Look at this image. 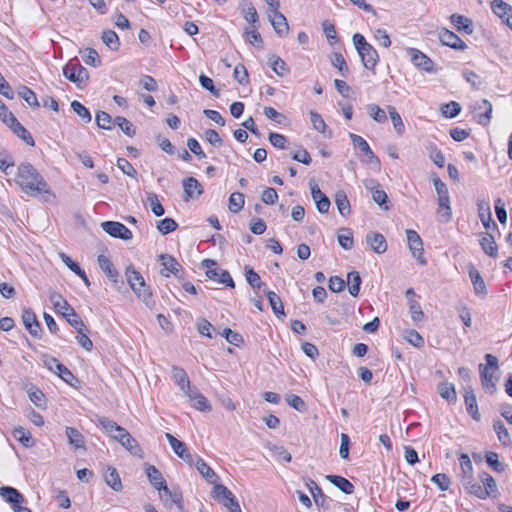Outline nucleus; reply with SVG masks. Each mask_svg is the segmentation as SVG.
<instances>
[{"instance_id":"42","label":"nucleus","mask_w":512,"mask_h":512,"mask_svg":"<svg viewBox=\"0 0 512 512\" xmlns=\"http://www.w3.org/2000/svg\"><path fill=\"white\" fill-rule=\"evenodd\" d=\"M493 429L497 434L498 440L502 445L509 447L512 444L510 434L501 420H495L493 423Z\"/></svg>"},{"instance_id":"17","label":"nucleus","mask_w":512,"mask_h":512,"mask_svg":"<svg viewBox=\"0 0 512 512\" xmlns=\"http://www.w3.org/2000/svg\"><path fill=\"white\" fill-rule=\"evenodd\" d=\"M159 260L164 268V270L161 271L162 276L169 277V273H172L174 276L180 277L179 273L181 272L182 267L173 256L161 254Z\"/></svg>"},{"instance_id":"50","label":"nucleus","mask_w":512,"mask_h":512,"mask_svg":"<svg viewBox=\"0 0 512 512\" xmlns=\"http://www.w3.org/2000/svg\"><path fill=\"white\" fill-rule=\"evenodd\" d=\"M479 478L483 484L482 488L486 489L488 492V497L493 496L498 492L496 481L490 474L483 471L479 474Z\"/></svg>"},{"instance_id":"22","label":"nucleus","mask_w":512,"mask_h":512,"mask_svg":"<svg viewBox=\"0 0 512 512\" xmlns=\"http://www.w3.org/2000/svg\"><path fill=\"white\" fill-rule=\"evenodd\" d=\"M366 243L377 254H383L387 250L386 239L381 233L369 232L366 235Z\"/></svg>"},{"instance_id":"15","label":"nucleus","mask_w":512,"mask_h":512,"mask_svg":"<svg viewBox=\"0 0 512 512\" xmlns=\"http://www.w3.org/2000/svg\"><path fill=\"white\" fill-rule=\"evenodd\" d=\"M438 194V214L443 222L450 221L452 217V209L450 206V196L448 188L437 192Z\"/></svg>"},{"instance_id":"64","label":"nucleus","mask_w":512,"mask_h":512,"mask_svg":"<svg viewBox=\"0 0 512 512\" xmlns=\"http://www.w3.org/2000/svg\"><path fill=\"white\" fill-rule=\"evenodd\" d=\"M83 61L85 64L99 67L101 65V59L98 52L93 48H87L85 50V55L83 56Z\"/></svg>"},{"instance_id":"41","label":"nucleus","mask_w":512,"mask_h":512,"mask_svg":"<svg viewBox=\"0 0 512 512\" xmlns=\"http://www.w3.org/2000/svg\"><path fill=\"white\" fill-rule=\"evenodd\" d=\"M12 434L26 448H31L35 445L31 433L22 426L15 427Z\"/></svg>"},{"instance_id":"40","label":"nucleus","mask_w":512,"mask_h":512,"mask_svg":"<svg viewBox=\"0 0 512 512\" xmlns=\"http://www.w3.org/2000/svg\"><path fill=\"white\" fill-rule=\"evenodd\" d=\"M264 293L266 294L269 304L272 308L273 313L277 316H285L284 312V306L280 299V297L273 291H270L268 289L264 290Z\"/></svg>"},{"instance_id":"1","label":"nucleus","mask_w":512,"mask_h":512,"mask_svg":"<svg viewBox=\"0 0 512 512\" xmlns=\"http://www.w3.org/2000/svg\"><path fill=\"white\" fill-rule=\"evenodd\" d=\"M15 182L24 193L30 196L53 195L43 176L28 162L21 163L18 166Z\"/></svg>"},{"instance_id":"44","label":"nucleus","mask_w":512,"mask_h":512,"mask_svg":"<svg viewBox=\"0 0 512 512\" xmlns=\"http://www.w3.org/2000/svg\"><path fill=\"white\" fill-rule=\"evenodd\" d=\"M477 206H478L479 218H480L482 224L484 225V227L488 228L491 222L493 223V226L496 227L495 222H493V220H492L489 203L484 200H481L477 203Z\"/></svg>"},{"instance_id":"39","label":"nucleus","mask_w":512,"mask_h":512,"mask_svg":"<svg viewBox=\"0 0 512 512\" xmlns=\"http://www.w3.org/2000/svg\"><path fill=\"white\" fill-rule=\"evenodd\" d=\"M195 465L198 472L206 479V481L209 483H214L216 481V473L201 457L197 456Z\"/></svg>"},{"instance_id":"10","label":"nucleus","mask_w":512,"mask_h":512,"mask_svg":"<svg viewBox=\"0 0 512 512\" xmlns=\"http://www.w3.org/2000/svg\"><path fill=\"white\" fill-rule=\"evenodd\" d=\"M165 437L169 442L172 450L179 458L190 465L194 463V456L190 453L184 442L178 440L170 433H166Z\"/></svg>"},{"instance_id":"16","label":"nucleus","mask_w":512,"mask_h":512,"mask_svg":"<svg viewBox=\"0 0 512 512\" xmlns=\"http://www.w3.org/2000/svg\"><path fill=\"white\" fill-rule=\"evenodd\" d=\"M311 196L313 201L315 202L316 209L319 213L325 214L329 211L330 208V200L329 198L321 191L317 184H311Z\"/></svg>"},{"instance_id":"12","label":"nucleus","mask_w":512,"mask_h":512,"mask_svg":"<svg viewBox=\"0 0 512 512\" xmlns=\"http://www.w3.org/2000/svg\"><path fill=\"white\" fill-rule=\"evenodd\" d=\"M439 40L443 45L449 46L456 50H464L467 48L466 43L454 32L442 28L439 31Z\"/></svg>"},{"instance_id":"29","label":"nucleus","mask_w":512,"mask_h":512,"mask_svg":"<svg viewBox=\"0 0 512 512\" xmlns=\"http://www.w3.org/2000/svg\"><path fill=\"white\" fill-rule=\"evenodd\" d=\"M98 264H99V267L101 268V270L106 274V276L115 284L117 285L118 284V278H119V273L118 271L114 268L112 262L110 261V259L108 257H106L105 255L101 254L98 256Z\"/></svg>"},{"instance_id":"36","label":"nucleus","mask_w":512,"mask_h":512,"mask_svg":"<svg viewBox=\"0 0 512 512\" xmlns=\"http://www.w3.org/2000/svg\"><path fill=\"white\" fill-rule=\"evenodd\" d=\"M335 203L341 216L347 217L351 214V205L346 193L339 190L335 193Z\"/></svg>"},{"instance_id":"59","label":"nucleus","mask_w":512,"mask_h":512,"mask_svg":"<svg viewBox=\"0 0 512 512\" xmlns=\"http://www.w3.org/2000/svg\"><path fill=\"white\" fill-rule=\"evenodd\" d=\"M72 110L85 122L89 123L92 119L90 111L79 101L71 102Z\"/></svg>"},{"instance_id":"49","label":"nucleus","mask_w":512,"mask_h":512,"mask_svg":"<svg viewBox=\"0 0 512 512\" xmlns=\"http://www.w3.org/2000/svg\"><path fill=\"white\" fill-rule=\"evenodd\" d=\"M347 281L349 284L348 291L353 297H357L360 292L361 277L357 271H351L347 275Z\"/></svg>"},{"instance_id":"6","label":"nucleus","mask_w":512,"mask_h":512,"mask_svg":"<svg viewBox=\"0 0 512 512\" xmlns=\"http://www.w3.org/2000/svg\"><path fill=\"white\" fill-rule=\"evenodd\" d=\"M44 364L50 371L56 373L68 385L76 387V383L79 382L78 379L65 365L60 363L55 357L47 356L44 360Z\"/></svg>"},{"instance_id":"60","label":"nucleus","mask_w":512,"mask_h":512,"mask_svg":"<svg viewBox=\"0 0 512 512\" xmlns=\"http://www.w3.org/2000/svg\"><path fill=\"white\" fill-rule=\"evenodd\" d=\"M28 396H29V399L30 401L37 407L39 408H45L46 407V403H45V395L43 394V392L36 388V387H32L29 389L28 391Z\"/></svg>"},{"instance_id":"52","label":"nucleus","mask_w":512,"mask_h":512,"mask_svg":"<svg viewBox=\"0 0 512 512\" xmlns=\"http://www.w3.org/2000/svg\"><path fill=\"white\" fill-rule=\"evenodd\" d=\"M18 95L31 107H39L36 94L27 86L21 85L18 88Z\"/></svg>"},{"instance_id":"14","label":"nucleus","mask_w":512,"mask_h":512,"mask_svg":"<svg viewBox=\"0 0 512 512\" xmlns=\"http://www.w3.org/2000/svg\"><path fill=\"white\" fill-rule=\"evenodd\" d=\"M363 185L372 193V198L375 203L381 207L387 203L388 196L384 190L380 189V184L377 180L371 178L365 179Z\"/></svg>"},{"instance_id":"9","label":"nucleus","mask_w":512,"mask_h":512,"mask_svg":"<svg viewBox=\"0 0 512 512\" xmlns=\"http://www.w3.org/2000/svg\"><path fill=\"white\" fill-rule=\"evenodd\" d=\"M99 425L115 440H117L120 444L124 440V437L127 435L128 431L118 425L115 421L106 418L99 417L98 418Z\"/></svg>"},{"instance_id":"5","label":"nucleus","mask_w":512,"mask_h":512,"mask_svg":"<svg viewBox=\"0 0 512 512\" xmlns=\"http://www.w3.org/2000/svg\"><path fill=\"white\" fill-rule=\"evenodd\" d=\"M63 75L79 88L84 87L89 78L88 70L83 67L76 58L70 60L63 67Z\"/></svg>"},{"instance_id":"56","label":"nucleus","mask_w":512,"mask_h":512,"mask_svg":"<svg viewBox=\"0 0 512 512\" xmlns=\"http://www.w3.org/2000/svg\"><path fill=\"white\" fill-rule=\"evenodd\" d=\"M245 277L246 281L253 289H261L262 287H265V284L261 281L260 276L257 272L254 271L253 268H245Z\"/></svg>"},{"instance_id":"63","label":"nucleus","mask_w":512,"mask_h":512,"mask_svg":"<svg viewBox=\"0 0 512 512\" xmlns=\"http://www.w3.org/2000/svg\"><path fill=\"white\" fill-rule=\"evenodd\" d=\"M95 121L99 128L105 130H110L112 128V124H114L112 117L104 111L97 112Z\"/></svg>"},{"instance_id":"31","label":"nucleus","mask_w":512,"mask_h":512,"mask_svg":"<svg viewBox=\"0 0 512 512\" xmlns=\"http://www.w3.org/2000/svg\"><path fill=\"white\" fill-rule=\"evenodd\" d=\"M462 483L468 493L480 498L486 499L488 497V492L486 489L482 488V485L478 483L474 477H470V479L462 480Z\"/></svg>"},{"instance_id":"23","label":"nucleus","mask_w":512,"mask_h":512,"mask_svg":"<svg viewBox=\"0 0 512 512\" xmlns=\"http://www.w3.org/2000/svg\"><path fill=\"white\" fill-rule=\"evenodd\" d=\"M468 273L470 280L473 284L475 293L480 296H486L487 289L485 282L482 276L480 275V272L476 269V267L473 264L468 265Z\"/></svg>"},{"instance_id":"8","label":"nucleus","mask_w":512,"mask_h":512,"mask_svg":"<svg viewBox=\"0 0 512 512\" xmlns=\"http://www.w3.org/2000/svg\"><path fill=\"white\" fill-rule=\"evenodd\" d=\"M406 237L412 255L418 260V262L421 265H425L426 260L423 257V243L419 234L415 230L407 229Z\"/></svg>"},{"instance_id":"62","label":"nucleus","mask_w":512,"mask_h":512,"mask_svg":"<svg viewBox=\"0 0 512 512\" xmlns=\"http://www.w3.org/2000/svg\"><path fill=\"white\" fill-rule=\"evenodd\" d=\"M177 227H178L177 222L174 219L168 218V217L160 220L157 224L158 231L163 235H166V234H169V233L175 231L177 229Z\"/></svg>"},{"instance_id":"28","label":"nucleus","mask_w":512,"mask_h":512,"mask_svg":"<svg viewBox=\"0 0 512 512\" xmlns=\"http://www.w3.org/2000/svg\"><path fill=\"white\" fill-rule=\"evenodd\" d=\"M410 51L412 56V62L416 67L426 72L433 71V61L429 57H427L424 53L414 48H412Z\"/></svg>"},{"instance_id":"32","label":"nucleus","mask_w":512,"mask_h":512,"mask_svg":"<svg viewBox=\"0 0 512 512\" xmlns=\"http://www.w3.org/2000/svg\"><path fill=\"white\" fill-rule=\"evenodd\" d=\"M437 392L442 399L450 403H455L457 400V393L454 384L449 382H440L437 385Z\"/></svg>"},{"instance_id":"18","label":"nucleus","mask_w":512,"mask_h":512,"mask_svg":"<svg viewBox=\"0 0 512 512\" xmlns=\"http://www.w3.org/2000/svg\"><path fill=\"white\" fill-rule=\"evenodd\" d=\"M268 16L269 21L273 26L275 32L278 34V36L285 37L288 34L289 30L288 22L285 16L281 12H279L278 9L276 11H271V13Z\"/></svg>"},{"instance_id":"26","label":"nucleus","mask_w":512,"mask_h":512,"mask_svg":"<svg viewBox=\"0 0 512 512\" xmlns=\"http://www.w3.org/2000/svg\"><path fill=\"white\" fill-rule=\"evenodd\" d=\"M11 119L12 120L7 124V126L11 128L13 133L21 138L27 145L34 146V139L27 129L17 120L16 117Z\"/></svg>"},{"instance_id":"30","label":"nucleus","mask_w":512,"mask_h":512,"mask_svg":"<svg viewBox=\"0 0 512 512\" xmlns=\"http://www.w3.org/2000/svg\"><path fill=\"white\" fill-rule=\"evenodd\" d=\"M326 479L345 494L349 495L354 492V485L340 475H327Z\"/></svg>"},{"instance_id":"43","label":"nucleus","mask_w":512,"mask_h":512,"mask_svg":"<svg viewBox=\"0 0 512 512\" xmlns=\"http://www.w3.org/2000/svg\"><path fill=\"white\" fill-rule=\"evenodd\" d=\"M450 18L452 24L458 31H464L467 34H471L473 32L472 21L469 18L459 14H452Z\"/></svg>"},{"instance_id":"47","label":"nucleus","mask_w":512,"mask_h":512,"mask_svg":"<svg viewBox=\"0 0 512 512\" xmlns=\"http://www.w3.org/2000/svg\"><path fill=\"white\" fill-rule=\"evenodd\" d=\"M458 460L461 468V481L469 480L470 477H473V465L470 457L466 453H461Z\"/></svg>"},{"instance_id":"61","label":"nucleus","mask_w":512,"mask_h":512,"mask_svg":"<svg viewBox=\"0 0 512 512\" xmlns=\"http://www.w3.org/2000/svg\"><path fill=\"white\" fill-rule=\"evenodd\" d=\"M461 112V105L456 101H451L441 107V113L446 118H454Z\"/></svg>"},{"instance_id":"33","label":"nucleus","mask_w":512,"mask_h":512,"mask_svg":"<svg viewBox=\"0 0 512 512\" xmlns=\"http://www.w3.org/2000/svg\"><path fill=\"white\" fill-rule=\"evenodd\" d=\"M480 246L485 254L492 258H496L498 255V246L495 242L494 237L487 233L479 240Z\"/></svg>"},{"instance_id":"54","label":"nucleus","mask_w":512,"mask_h":512,"mask_svg":"<svg viewBox=\"0 0 512 512\" xmlns=\"http://www.w3.org/2000/svg\"><path fill=\"white\" fill-rule=\"evenodd\" d=\"M339 245L345 249L350 250L353 247V234L351 229L342 228L337 236Z\"/></svg>"},{"instance_id":"11","label":"nucleus","mask_w":512,"mask_h":512,"mask_svg":"<svg viewBox=\"0 0 512 512\" xmlns=\"http://www.w3.org/2000/svg\"><path fill=\"white\" fill-rule=\"evenodd\" d=\"M475 118L478 123L486 126L490 123L492 114V104L487 99H482L474 104Z\"/></svg>"},{"instance_id":"38","label":"nucleus","mask_w":512,"mask_h":512,"mask_svg":"<svg viewBox=\"0 0 512 512\" xmlns=\"http://www.w3.org/2000/svg\"><path fill=\"white\" fill-rule=\"evenodd\" d=\"M104 479L106 484L114 491H120L122 489V482L115 468L107 467L104 473Z\"/></svg>"},{"instance_id":"46","label":"nucleus","mask_w":512,"mask_h":512,"mask_svg":"<svg viewBox=\"0 0 512 512\" xmlns=\"http://www.w3.org/2000/svg\"><path fill=\"white\" fill-rule=\"evenodd\" d=\"M101 40L111 51L119 50L120 40L115 31L104 30L101 35Z\"/></svg>"},{"instance_id":"37","label":"nucleus","mask_w":512,"mask_h":512,"mask_svg":"<svg viewBox=\"0 0 512 512\" xmlns=\"http://www.w3.org/2000/svg\"><path fill=\"white\" fill-rule=\"evenodd\" d=\"M310 121L312 123L313 128L319 133L323 134L324 137H332V131L327 130V125L319 113L315 111H310Z\"/></svg>"},{"instance_id":"25","label":"nucleus","mask_w":512,"mask_h":512,"mask_svg":"<svg viewBox=\"0 0 512 512\" xmlns=\"http://www.w3.org/2000/svg\"><path fill=\"white\" fill-rule=\"evenodd\" d=\"M183 188L185 200L189 198H197L203 193V189L199 181L194 177H188L183 180Z\"/></svg>"},{"instance_id":"48","label":"nucleus","mask_w":512,"mask_h":512,"mask_svg":"<svg viewBox=\"0 0 512 512\" xmlns=\"http://www.w3.org/2000/svg\"><path fill=\"white\" fill-rule=\"evenodd\" d=\"M387 111L389 113L390 119L392 121L393 127L398 135H403L405 132V125L402 121L400 114L397 112L396 108L393 106H387Z\"/></svg>"},{"instance_id":"57","label":"nucleus","mask_w":512,"mask_h":512,"mask_svg":"<svg viewBox=\"0 0 512 512\" xmlns=\"http://www.w3.org/2000/svg\"><path fill=\"white\" fill-rule=\"evenodd\" d=\"M367 112L369 116L377 123H385L387 121V115L385 111L376 104H369L367 106Z\"/></svg>"},{"instance_id":"53","label":"nucleus","mask_w":512,"mask_h":512,"mask_svg":"<svg viewBox=\"0 0 512 512\" xmlns=\"http://www.w3.org/2000/svg\"><path fill=\"white\" fill-rule=\"evenodd\" d=\"M244 203V195L240 192H234L229 197L228 208L230 212L236 214L242 210Z\"/></svg>"},{"instance_id":"27","label":"nucleus","mask_w":512,"mask_h":512,"mask_svg":"<svg viewBox=\"0 0 512 512\" xmlns=\"http://www.w3.org/2000/svg\"><path fill=\"white\" fill-rule=\"evenodd\" d=\"M0 496L13 506L21 505L24 502V496L14 487L2 486L0 487Z\"/></svg>"},{"instance_id":"51","label":"nucleus","mask_w":512,"mask_h":512,"mask_svg":"<svg viewBox=\"0 0 512 512\" xmlns=\"http://www.w3.org/2000/svg\"><path fill=\"white\" fill-rule=\"evenodd\" d=\"M491 8L503 21L512 12V7L503 0H493Z\"/></svg>"},{"instance_id":"4","label":"nucleus","mask_w":512,"mask_h":512,"mask_svg":"<svg viewBox=\"0 0 512 512\" xmlns=\"http://www.w3.org/2000/svg\"><path fill=\"white\" fill-rule=\"evenodd\" d=\"M485 360L486 365H479L481 385L488 394L493 395L497 391L496 382L498 377L494 376L490 369L498 370V359L492 354H486Z\"/></svg>"},{"instance_id":"21","label":"nucleus","mask_w":512,"mask_h":512,"mask_svg":"<svg viewBox=\"0 0 512 512\" xmlns=\"http://www.w3.org/2000/svg\"><path fill=\"white\" fill-rule=\"evenodd\" d=\"M464 402L468 414L476 421H480L481 415L478 411L476 395L472 388H465Z\"/></svg>"},{"instance_id":"7","label":"nucleus","mask_w":512,"mask_h":512,"mask_svg":"<svg viewBox=\"0 0 512 512\" xmlns=\"http://www.w3.org/2000/svg\"><path fill=\"white\" fill-rule=\"evenodd\" d=\"M104 232L111 237L119 238L122 240H131L132 232L122 223L116 221H105L101 223Z\"/></svg>"},{"instance_id":"19","label":"nucleus","mask_w":512,"mask_h":512,"mask_svg":"<svg viewBox=\"0 0 512 512\" xmlns=\"http://www.w3.org/2000/svg\"><path fill=\"white\" fill-rule=\"evenodd\" d=\"M146 474L149 482L155 489L158 491L163 490L165 493H170L164 477L154 465H146Z\"/></svg>"},{"instance_id":"3","label":"nucleus","mask_w":512,"mask_h":512,"mask_svg":"<svg viewBox=\"0 0 512 512\" xmlns=\"http://www.w3.org/2000/svg\"><path fill=\"white\" fill-rule=\"evenodd\" d=\"M352 40L364 67L374 71L379 61V55L376 49L368 43L365 37L360 33H355Z\"/></svg>"},{"instance_id":"55","label":"nucleus","mask_w":512,"mask_h":512,"mask_svg":"<svg viewBox=\"0 0 512 512\" xmlns=\"http://www.w3.org/2000/svg\"><path fill=\"white\" fill-rule=\"evenodd\" d=\"M114 124L117 125L124 134L133 137L136 133L135 127L131 121L122 116H117L114 119Z\"/></svg>"},{"instance_id":"45","label":"nucleus","mask_w":512,"mask_h":512,"mask_svg":"<svg viewBox=\"0 0 512 512\" xmlns=\"http://www.w3.org/2000/svg\"><path fill=\"white\" fill-rule=\"evenodd\" d=\"M307 487L310 493L312 494V497L316 505L324 507L327 502V497L324 495L322 489L317 485V483L312 479H309V481L307 482Z\"/></svg>"},{"instance_id":"34","label":"nucleus","mask_w":512,"mask_h":512,"mask_svg":"<svg viewBox=\"0 0 512 512\" xmlns=\"http://www.w3.org/2000/svg\"><path fill=\"white\" fill-rule=\"evenodd\" d=\"M172 376L174 381L177 383V385L180 387V389L186 393L191 389L190 381L188 379V376L183 368H180L178 366L172 367Z\"/></svg>"},{"instance_id":"35","label":"nucleus","mask_w":512,"mask_h":512,"mask_svg":"<svg viewBox=\"0 0 512 512\" xmlns=\"http://www.w3.org/2000/svg\"><path fill=\"white\" fill-rule=\"evenodd\" d=\"M65 433L68 443L75 449H85V441L83 435L74 427H66Z\"/></svg>"},{"instance_id":"2","label":"nucleus","mask_w":512,"mask_h":512,"mask_svg":"<svg viewBox=\"0 0 512 512\" xmlns=\"http://www.w3.org/2000/svg\"><path fill=\"white\" fill-rule=\"evenodd\" d=\"M125 276L129 286L137 297L142 300L147 307L152 308L155 305V301L153 300L152 292L146 285L142 275L135 270L133 265H129L126 268Z\"/></svg>"},{"instance_id":"58","label":"nucleus","mask_w":512,"mask_h":512,"mask_svg":"<svg viewBox=\"0 0 512 512\" xmlns=\"http://www.w3.org/2000/svg\"><path fill=\"white\" fill-rule=\"evenodd\" d=\"M121 445L128 450L132 455L134 456H141V448L138 445L137 441L130 435L128 432L127 435L124 437V440L122 441Z\"/></svg>"},{"instance_id":"24","label":"nucleus","mask_w":512,"mask_h":512,"mask_svg":"<svg viewBox=\"0 0 512 512\" xmlns=\"http://www.w3.org/2000/svg\"><path fill=\"white\" fill-rule=\"evenodd\" d=\"M190 401L193 402V407L202 412H209L212 407L205 396H203L197 389H190L185 393Z\"/></svg>"},{"instance_id":"20","label":"nucleus","mask_w":512,"mask_h":512,"mask_svg":"<svg viewBox=\"0 0 512 512\" xmlns=\"http://www.w3.org/2000/svg\"><path fill=\"white\" fill-rule=\"evenodd\" d=\"M349 138L351 139L353 145L358 147L361 152H363L368 157L369 163L375 162L378 165L380 164L379 158L374 154L368 142L363 137L354 133H349Z\"/></svg>"},{"instance_id":"13","label":"nucleus","mask_w":512,"mask_h":512,"mask_svg":"<svg viewBox=\"0 0 512 512\" xmlns=\"http://www.w3.org/2000/svg\"><path fill=\"white\" fill-rule=\"evenodd\" d=\"M21 318L23 325L29 331V333L33 337H40L42 330L34 311L30 308L24 309Z\"/></svg>"}]
</instances>
